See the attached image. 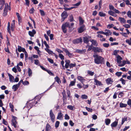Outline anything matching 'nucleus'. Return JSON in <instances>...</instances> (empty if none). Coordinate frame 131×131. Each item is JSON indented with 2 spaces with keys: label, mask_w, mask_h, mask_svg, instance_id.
<instances>
[{
  "label": "nucleus",
  "mask_w": 131,
  "mask_h": 131,
  "mask_svg": "<svg viewBox=\"0 0 131 131\" xmlns=\"http://www.w3.org/2000/svg\"><path fill=\"white\" fill-rule=\"evenodd\" d=\"M83 40L84 43H88L89 42V40L86 37H83Z\"/></svg>",
  "instance_id": "23"
},
{
  "label": "nucleus",
  "mask_w": 131,
  "mask_h": 131,
  "mask_svg": "<svg viewBox=\"0 0 131 131\" xmlns=\"http://www.w3.org/2000/svg\"><path fill=\"white\" fill-rule=\"evenodd\" d=\"M109 44L108 43H105L103 44V46L107 48L109 46Z\"/></svg>",
  "instance_id": "44"
},
{
  "label": "nucleus",
  "mask_w": 131,
  "mask_h": 131,
  "mask_svg": "<svg viewBox=\"0 0 131 131\" xmlns=\"http://www.w3.org/2000/svg\"><path fill=\"white\" fill-rule=\"evenodd\" d=\"M59 56L61 60H63L64 59V56L62 54H59Z\"/></svg>",
  "instance_id": "45"
},
{
  "label": "nucleus",
  "mask_w": 131,
  "mask_h": 131,
  "mask_svg": "<svg viewBox=\"0 0 131 131\" xmlns=\"http://www.w3.org/2000/svg\"><path fill=\"white\" fill-rule=\"evenodd\" d=\"M74 20L73 17L72 15H71L70 16L69 21L70 22H72Z\"/></svg>",
  "instance_id": "40"
},
{
  "label": "nucleus",
  "mask_w": 131,
  "mask_h": 131,
  "mask_svg": "<svg viewBox=\"0 0 131 131\" xmlns=\"http://www.w3.org/2000/svg\"><path fill=\"white\" fill-rule=\"evenodd\" d=\"M10 24L9 22H8V23L7 27V30L8 32V33L10 35L11 34V32L10 30Z\"/></svg>",
  "instance_id": "33"
},
{
  "label": "nucleus",
  "mask_w": 131,
  "mask_h": 131,
  "mask_svg": "<svg viewBox=\"0 0 131 131\" xmlns=\"http://www.w3.org/2000/svg\"><path fill=\"white\" fill-rule=\"evenodd\" d=\"M39 11L41 15L44 16L45 15V13L43 10L41 9H40Z\"/></svg>",
  "instance_id": "39"
},
{
  "label": "nucleus",
  "mask_w": 131,
  "mask_h": 131,
  "mask_svg": "<svg viewBox=\"0 0 131 131\" xmlns=\"http://www.w3.org/2000/svg\"><path fill=\"white\" fill-rule=\"evenodd\" d=\"M122 73L121 72H117L115 73V75L117 76L118 77H119L121 76L122 75Z\"/></svg>",
  "instance_id": "38"
},
{
  "label": "nucleus",
  "mask_w": 131,
  "mask_h": 131,
  "mask_svg": "<svg viewBox=\"0 0 131 131\" xmlns=\"http://www.w3.org/2000/svg\"><path fill=\"white\" fill-rule=\"evenodd\" d=\"M105 35H106V36H108L109 35H111L112 33L111 31L109 30L105 29Z\"/></svg>",
  "instance_id": "14"
},
{
  "label": "nucleus",
  "mask_w": 131,
  "mask_h": 131,
  "mask_svg": "<svg viewBox=\"0 0 131 131\" xmlns=\"http://www.w3.org/2000/svg\"><path fill=\"white\" fill-rule=\"evenodd\" d=\"M127 104L130 106H131V99H128V101L127 102Z\"/></svg>",
  "instance_id": "53"
},
{
  "label": "nucleus",
  "mask_w": 131,
  "mask_h": 131,
  "mask_svg": "<svg viewBox=\"0 0 131 131\" xmlns=\"http://www.w3.org/2000/svg\"><path fill=\"white\" fill-rule=\"evenodd\" d=\"M66 63L65 65V67L66 68H67L69 67V66H70L69 64L70 63V61L69 60H68L66 61Z\"/></svg>",
  "instance_id": "21"
},
{
  "label": "nucleus",
  "mask_w": 131,
  "mask_h": 131,
  "mask_svg": "<svg viewBox=\"0 0 131 131\" xmlns=\"http://www.w3.org/2000/svg\"><path fill=\"white\" fill-rule=\"evenodd\" d=\"M5 6L4 8V10H7V11L8 8V5L7 3L5 4Z\"/></svg>",
  "instance_id": "52"
},
{
  "label": "nucleus",
  "mask_w": 131,
  "mask_h": 131,
  "mask_svg": "<svg viewBox=\"0 0 131 131\" xmlns=\"http://www.w3.org/2000/svg\"><path fill=\"white\" fill-rule=\"evenodd\" d=\"M45 50L49 54H52V53L53 52H52L48 48L46 49Z\"/></svg>",
  "instance_id": "42"
},
{
  "label": "nucleus",
  "mask_w": 131,
  "mask_h": 131,
  "mask_svg": "<svg viewBox=\"0 0 131 131\" xmlns=\"http://www.w3.org/2000/svg\"><path fill=\"white\" fill-rule=\"evenodd\" d=\"M118 123V121H115L112 123L111 125V126L112 127H116Z\"/></svg>",
  "instance_id": "16"
},
{
  "label": "nucleus",
  "mask_w": 131,
  "mask_h": 131,
  "mask_svg": "<svg viewBox=\"0 0 131 131\" xmlns=\"http://www.w3.org/2000/svg\"><path fill=\"white\" fill-rule=\"evenodd\" d=\"M55 79L56 81L58 83H61V81L59 78L57 76L55 78Z\"/></svg>",
  "instance_id": "30"
},
{
  "label": "nucleus",
  "mask_w": 131,
  "mask_h": 131,
  "mask_svg": "<svg viewBox=\"0 0 131 131\" xmlns=\"http://www.w3.org/2000/svg\"><path fill=\"white\" fill-rule=\"evenodd\" d=\"M28 73L29 77H30L32 73V71L29 68L28 69Z\"/></svg>",
  "instance_id": "35"
},
{
  "label": "nucleus",
  "mask_w": 131,
  "mask_h": 131,
  "mask_svg": "<svg viewBox=\"0 0 131 131\" xmlns=\"http://www.w3.org/2000/svg\"><path fill=\"white\" fill-rule=\"evenodd\" d=\"M35 11V10L34 9V8H32L30 9L29 12L30 14H32L34 13Z\"/></svg>",
  "instance_id": "46"
},
{
  "label": "nucleus",
  "mask_w": 131,
  "mask_h": 131,
  "mask_svg": "<svg viewBox=\"0 0 131 131\" xmlns=\"http://www.w3.org/2000/svg\"><path fill=\"white\" fill-rule=\"evenodd\" d=\"M51 127L49 124H47L46 128V131H48V130L50 129Z\"/></svg>",
  "instance_id": "24"
},
{
  "label": "nucleus",
  "mask_w": 131,
  "mask_h": 131,
  "mask_svg": "<svg viewBox=\"0 0 131 131\" xmlns=\"http://www.w3.org/2000/svg\"><path fill=\"white\" fill-rule=\"evenodd\" d=\"M109 9L110 10H114V7L112 5H109Z\"/></svg>",
  "instance_id": "62"
},
{
  "label": "nucleus",
  "mask_w": 131,
  "mask_h": 131,
  "mask_svg": "<svg viewBox=\"0 0 131 131\" xmlns=\"http://www.w3.org/2000/svg\"><path fill=\"white\" fill-rule=\"evenodd\" d=\"M85 108L86 109V110H87L88 111L90 112H92V108L88 107H85Z\"/></svg>",
  "instance_id": "43"
},
{
  "label": "nucleus",
  "mask_w": 131,
  "mask_h": 131,
  "mask_svg": "<svg viewBox=\"0 0 131 131\" xmlns=\"http://www.w3.org/2000/svg\"><path fill=\"white\" fill-rule=\"evenodd\" d=\"M87 73L88 74H89L91 76H93L94 74V72H92V71L89 70H88L87 71Z\"/></svg>",
  "instance_id": "31"
},
{
  "label": "nucleus",
  "mask_w": 131,
  "mask_h": 131,
  "mask_svg": "<svg viewBox=\"0 0 131 131\" xmlns=\"http://www.w3.org/2000/svg\"><path fill=\"white\" fill-rule=\"evenodd\" d=\"M76 82L75 80H74V81H71L70 82V84L69 85V86L70 87L73 86Z\"/></svg>",
  "instance_id": "29"
},
{
  "label": "nucleus",
  "mask_w": 131,
  "mask_h": 131,
  "mask_svg": "<svg viewBox=\"0 0 131 131\" xmlns=\"http://www.w3.org/2000/svg\"><path fill=\"white\" fill-rule=\"evenodd\" d=\"M81 2L80 1L75 4L73 5L74 6H78L80 5V4H81Z\"/></svg>",
  "instance_id": "51"
},
{
  "label": "nucleus",
  "mask_w": 131,
  "mask_h": 131,
  "mask_svg": "<svg viewBox=\"0 0 131 131\" xmlns=\"http://www.w3.org/2000/svg\"><path fill=\"white\" fill-rule=\"evenodd\" d=\"M66 27H68L69 30H71V27L69 23L68 22H66L64 24H63L62 26V30L64 33L67 32Z\"/></svg>",
  "instance_id": "2"
},
{
  "label": "nucleus",
  "mask_w": 131,
  "mask_h": 131,
  "mask_svg": "<svg viewBox=\"0 0 131 131\" xmlns=\"http://www.w3.org/2000/svg\"><path fill=\"white\" fill-rule=\"evenodd\" d=\"M93 51L95 53H99L102 52V49L100 47H94L93 48Z\"/></svg>",
  "instance_id": "3"
},
{
  "label": "nucleus",
  "mask_w": 131,
  "mask_h": 131,
  "mask_svg": "<svg viewBox=\"0 0 131 131\" xmlns=\"http://www.w3.org/2000/svg\"><path fill=\"white\" fill-rule=\"evenodd\" d=\"M108 13L110 15L116 17L117 16V15L114 12L111 10H109L108 11Z\"/></svg>",
  "instance_id": "17"
},
{
  "label": "nucleus",
  "mask_w": 131,
  "mask_h": 131,
  "mask_svg": "<svg viewBox=\"0 0 131 131\" xmlns=\"http://www.w3.org/2000/svg\"><path fill=\"white\" fill-rule=\"evenodd\" d=\"M127 117H124V118H122V120L121 122V124L123 125L125 121H127Z\"/></svg>",
  "instance_id": "25"
},
{
  "label": "nucleus",
  "mask_w": 131,
  "mask_h": 131,
  "mask_svg": "<svg viewBox=\"0 0 131 131\" xmlns=\"http://www.w3.org/2000/svg\"><path fill=\"white\" fill-rule=\"evenodd\" d=\"M9 107L10 108H11V111L13 112H14V106L11 103H10L9 104Z\"/></svg>",
  "instance_id": "27"
},
{
  "label": "nucleus",
  "mask_w": 131,
  "mask_h": 131,
  "mask_svg": "<svg viewBox=\"0 0 131 131\" xmlns=\"http://www.w3.org/2000/svg\"><path fill=\"white\" fill-rule=\"evenodd\" d=\"M126 64V61L125 60L123 61H122V64L120 66L122 67L124 66L125 64Z\"/></svg>",
  "instance_id": "59"
},
{
  "label": "nucleus",
  "mask_w": 131,
  "mask_h": 131,
  "mask_svg": "<svg viewBox=\"0 0 131 131\" xmlns=\"http://www.w3.org/2000/svg\"><path fill=\"white\" fill-rule=\"evenodd\" d=\"M79 20L80 22V25H81L82 24V18L81 16L79 17Z\"/></svg>",
  "instance_id": "61"
},
{
  "label": "nucleus",
  "mask_w": 131,
  "mask_h": 131,
  "mask_svg": "<svg viewBox=\"0 0 131 131\" xmlns=\"http://www.w3.org/2000/svg\"><path fill=\"white\" fill-rule=\"evenodd\" d=\"M128 16L130 18H131V12L130 11H128L127 13Z\"/></svg>",
  "instance_id": "47"
},
{
  "label": "nucleus",
  "mask_w": 131,
  "mask_h": 131,
  "mask_svg": "<svg viewBox=\"0 0 131 131\" xmlns=\"http://www.w3.org/2000/svg\"><path fill=\"white\" fill-rule=\"evenodd\" d=\"M62 50L66 52L67 55H68L69 57H71L73 56V54L70 53L67 49L63 48Z\"/></svg>",
  "instance_id": "8"
},
{
  "label": "nucleus",
  "mask_w": 131,
  "mask_h": 131,
  "mask_svg": "<svg viewBox=\"0 0 131 131\" xmlns=\"http://www.w3.org/2000/svg\"><path fill=\"white\" fill-rule=\"evenodd\" d=\"M105 81L108 85L111 84L113 82V79L111 78H109L106 80Z\"/></svg>",
  "instance_id": "9"
},
{
  "label": "nucleus",
  "mask_w": 131,
  "mask_h": 131,
  "mask_svg": "<svg viewBox=\"0 0 131 131\" xmlns=\"http://www.w3.org/2000/svg\"><path fill=\"white\" fill-rule=\"evenodd\" d=\"M119 20L121 24H123V23L125 24L126 23V20L124 18L119 17Z\"/></svg>",
  "instance_id": "15"
},
{
  "label": "nucleus",
  "mask_w": 131,
  "mask_h": 131,
  "mask_svg": "<svg viewBox=\"0 0 131 131\" xmlns=\"http://www.w3.org/2000/svg\"><path fill=\"white\" fill-rule=\"evenodd\" d=\"M34 61H35L34 63L35 64H36L37 65H38V64L39 63V61L38 60V59L34 60Z\"/></svg>",
  "instance_id": "56"
},
{
  "label": "nucleus",
  "mask_w": 131,
  "mask_h": 131,
  "mask_svg": "<svg viewBox=\"0 0 131 131\" xmlns=\"http://www.w3.org/2000/svg\"><path fill=\"white\" fill-rule=\"evenodd\" d=\"M4 0H0V4L4 5L5 4Z\"/></svg>",
  "instance_id": "60"
},
{
  "label": "nucleus",
  "mask_w": 131,
  "mask_h": 131,
  "mask_svg": "<svg viewBox=\"0 0 131 131\" xmlns=\"http://www.w3.org/2000/svg\"><path fill=\"white\" fill-rule=\"evenodd\" d=\"M89 41L92 42V45L96 46H98V43L97 41L94 39H90Z\"/></svg>",
  "instance_id": "11"
},
{
  "label": "nucleus",
  "mask_w": 131,
  "mask_h": 131,
  "mask_svg": "<svg viewBox=\"0 0 131 131\" xmlns=\"http://www.w3.org/2000/svg\"><path fill=\"white\" fill-rule=\"evenodd\" d=\"M122 59V57L119 55H118L117 57L116 61L117 63H121V60Z\"/></svg>",
  "instance_id": "10"
},
{
  "label": "nucleus",
  "mask_w": 131,
  "mask_h": 131,
  "mask_svg": "<svg viewBox=\"0 0 131 131\" xmlns=\"http://www.w3.org/2000/svg\"><path fill=\"white\" fill-rule=\"evenodd\" d=\"M126 42L129 45H131V38L129 39H127L126 40Z\"/></svg>",
  "instance_id": "34"
},
{
  "label": "nucleus",
  "mask_w": 131,
  "mask_h": 131,
  "mask_svg": "<svg viewBox=\"0 0 131 131\" xmlns=\"http://www.w3.org/2000/svg\"><path fill=\"white\" fill-rule=\"evenodd\" d=\"M61 16L62 17V21H63L68 16L66 12L65 11H64L62 13Z\"/></svg>",
  "instance_id": "5"
},
{
  "label": "nucleus",
  "mask_w": 131,
  "mask_h": 131,
  "mask_svg": "<svg viewBox=\"0 0 131 131\" xmlns=\"http://www.w3.org/2000/svg\"><path fill=\"white\" fill-rule=\"evenodd\" d=\"M120 34L123 36H124L125 37H127V34L125 32H121Z\"/></svg>",
  "instance_id": "49"
},
{
  "label": "nucleus",
  "mask_w": 131,
  "mask_h": 131,
  "mask_svg": "<svg viewBox=\"0 0 131 131\" xmlns=\"http://www.w3.org/2000/svg\"><path fill=\"white\" fill-rule=\"evenodd\" d=\"M62 94L63 96V99L64 101V100L66 99V95L64 91L63 92H62Z\"/></svg>",
  "instance_id": "32"
},
{
  "label": "nucleus",
  "mask_w": 131,
  "mask_h": 131,
  "mask_svg": "<svg viewBox=\"0 0 131 131\" xmlns=\"http://www.w3.org/2000/svg\"><path fill=\"white\" fill-rule=\"evenodd\" d=\"M50 115L51 120L53 122L54 121L55 116L52 110L50 111Z\"/></svg>",
  "instance_id": "6"
},
{
  "label": "nucleus",
  "mask_w": 131,
  "mask_h": 131,
  "mask_svg": "<svg viewBox=\"0 0 131 131\" xmlns=\"http://www.w3.org/2000/svg\"><path fill=\"white\" fill-rule=\"evenodd\" d=\"M99 15L101 17H105L106 16V14L103 13L102 12H100L99 13Z\"/></svg>",
  "instance_id": "28"
},
{
  "label": "nucleus",
  "mask_w": 131,
  "mask_h": 131,
  "mask_svg": "<svg viewBox=\"0 0 131 131\" xmlns=\"http://www.w3.org/2000/svg\"><path fill=\"white\" fill-rule=\"evenodd\" d=\"M94 82L96 83L95 84H95L97 86L98 85L101 86V85H102V84L100 81L97 80L96 79L94 78Z\"/></svg>",
  "instance_id": "12"
},
{
  "label": "nucleus",
  "mask_w": 131,
  "mask_h": 131,
  "mask_svg": "<svg viewBox=\"0 0 131 131\" xmlns=\"http://www.w3.org/2000/svg\"><path fill=\"white\" fill-rule=\"evenodd\" d=\"M78 32L79 33L82 32V26H81L78 29Z\"/></svg>",
  "instance_id": "58"
},
{
  "label": "nucleus",
  "mask_w": 131,
  "mask_h": 131,
  "mask_svg": "<svg viewBox=\"0 0 131 131\" xmlns=\"http://www.w3.org/2000/svg\"><path fill=\"white\" fill-rule=\"evenodd\" d=\"M119 51V50H114L113 52V54L115 56H116L118 52Z\"/></svg>",
  "instance_id": "48"
},
{
  "label": "nucleus",
  "mask_w": 131,
  "mask_h": 131,
  "mask_svg": "<svg viewBox=\"0 0 131 131\" xmlns=\"http://www.w3.org/2000/svg\"><path fill=\"white\" fill-rule=\"evenodd\" d=\"M19 87L17 84L14 85L13 86L12 89H14V91H15L17 90Z\"/></svg>",
  "instance_id": "20"
},
{
  "label": "nucleus",
  "mask_w": 131,
  "mask_h": 131,
  "mask_svg": "<svg viewBox=\"0 0 131 131\" xmlns=\"http://www.w3.org/2000/svg\"><path fill=\"white\" fill-rule=\"evenodd\" d=\"M3 123L6 125H7V122L6 121L5 119H3Z\"/></svg>",
  "instance_id": "64"
},
{
  "label": "nucleus",
  "mask_w": 131,
  "mask_h": 131,
  "mask_svg": "<svg viewBox=\"0 0 131 131\" xmlns=\"http://www.w3.org/2000/svg\"><path fill=\"white\" fill-rule=\"evenodd\" d=\"M127 106L126 104H124L121 102L119 104V107L121 108L125 107Z\"/></svg>",
  "instance_id": "22"
},
{
  "label": "nucleus",
  "mask_w": 131,
  "mask_h": 131,
  "mask_svg": "<svg viewBox=\"0 0 131 131\" xmlns=\"http://www.w3.org/2000/svg\"><path fill=\"white\" fill-rule=\"evenodd\" d=\"M59 122L58 121H57L55 124V126L56 128H57L58 127L59 124Z\"/></svg>",
  "instance_id": "50"
},
{
  "label": "nucleus",
  "mask_w": 131,
  "mask_h": 131,
  "mask_svg": "<svg viewBox=\"0 0 131 131\" xmlns=\"http://www.w3.org/2000/svg\"><path fill=\"white\" fill-rule=\"evenodd\" d=\"M111 122V120L109 118H107L105 119V124L107 125H108L110 124Z\"/></svg>",
  "instance_id": "18"
},
{
  "label": "nucleus",
  "mask_w": 131,
  "mask_h": 131,
  "mask_svg": "<svg viewBox=\"0 0 131 131\" xmlns=\"http://www.w3.org/2000/svg\"><path fill=\"white\" fill-rule=\"evenodd\" d=\"M123 26L124 27L127 28H130V25L128 24H126L125 25H123Z\"/></svg>",
  "instance_id": "41"
},
{
  "label": "nucleus",
  "mask_w": 131,
  "mask_h": 131,
  "mask_svg": "<svg viewBox=\"0 0 131 131\" xmlns=\"http://www.w3.org/2000/svg\"><path fill=\"white\" fill-rule=\"evenodd\" d=\"M88 97L86 95H82V99H88Z\"/></svg>",
  "instance_id": "57"
},
{
  "label": "nucleus",
  "mask_w": 131,
  "mask_h": 131,
  "mask_svg": "<svg viewBox=\"0 0 131 131\" xmlns=\"http://www.w3.org/2000/svg\"><path fill=\"white\" fill-rule=\"evenodd\" d=\"M93 57L94 58V62L97 64H102L104 63V59L97 54H94Z\"/></svg>",
  "instance_id": "1"
},
{
  "label": "nucleus",
  "mask_w": 131,
  "mask_h": 131,
  "mask_svg": "<svg viewBox=\"0 0 131 131\" xmlns=\"http://www.w3.org/2000/svg\"><path fill=\"white\" fill-rule=\"evenodd\" d=\"M119 81L122 82V83L123 84L125 85V81L122 78H121L120 79Z\"/></svg>",
  "instance_id": "36"
},
{
  "label": "nucleus",
  "mask_w": 131,
  "mask_h": 131,
  "mask_svg": "<svg viewBox=\"0 0 131 131\" xmlns=\"http://www.w3.org/2000/svg\"><path fill=\"white\" fill-rule=\"evenodd\" d=\"M7 10H4V12L3 14V16H5L7 15Z\"/></svg>",
  "instance_id": "55"
},
{
  "label": "nucleus",
  "mask_w": 131,
  "mask_h": 131,
  "mask_svg": "<svg viewBox=\"0 0 131 131\" xmlns=\"http://www.w3.org/2000/svg\"><path fill=\"white\" fill-rule=\"evenodd\" d=\"M67 108L71 110H73V107L72 105H69L67 106Z\"/></svg>",
  "instance_id": "54"
},
{
  "label": "nucleus",
  "mask_w": 131,
  "mask_h": 131,
  "mask_svg": "<svg viewBox=\"0 0 131 131\" xmlns=\"http://www.w3.org/2000/svg\"><path fill=\"white\" fill-rule=\"evenodd\" d=\"M8 75L9 77V80L10 82H13L14 79V77L10 74L8 73Z\"/></svg>",
  "instance_id": "19"
},
{
  "label": "nucleus",
  "mask_w": 131,
  "mask_h": 131,
  "mask_svg": "<svg viewBox=\"0 0 131 131\" xmlns=\"http://www.w3.org/2000/svg\"><path fill=\"white\" fill-rule=\"evenodd\" d=\"M124 95V93H123V91H122L120 92L118 94V95L120 96V97H119V96L118 97L119 98L122 97Z\"/></svg>",
  "instance_id": "37"
},
{
  "label": "nucleus",
  "mask_w": 131,
  "mask_h": 131,
  "mask_svg": "<svg viewBox=\"0 0 131 131\" xmlns=\"http://www.w3.org/2000/svg\"><path fill=\"white\" fill-rule=\"evenodd\" d=\"M82 39L81 37L77 39L73 40V43L74 44H77L82 42Z\"/></svg>",
  "instance_id": "7"
},
{
  "label": "nucleus",
  "mask_w": 131,
  "mask_h": 131,
  "mask_svg": "<svg viewBox=\"0 0 131 131\" xmlns=\"http://www.w3.org/2000/svg\"><path fill=\"white\" fill-rule=\"evenodd\" d=\"M12 118L13 119L12 120V122L13 125L15 128H16L17 127L16 124L17 123V122L16 120L17 117L14 116H12Z\"/></svg>",
  "instance_id": "4"
},
{
  "label": "nucleus",
  "mask_w": 131,
  "mask_h": 131,
  "mask_svg": "<svg viewBox=\"0 0 131 131\" xmlns=\"http://www.w3.org/2000/svg\"><path fill=\"white\" fill-rule=\"evenodd\" d=\"M48 60L51 63H53V60L49 58H48Z\"/></svg>",
  "instance_id": "63"
},
{
  "label": "nucleus",
  "mask_w": 131,
  "mask_h": 131,
  "mask_svg": "<svg viewBox=\"0 0 131 131\" xmlns=\"http://www.w3.org/2000/svg\"><path fill=\"white\" fill-rule=\"evenodd\" d=\"M36 33V31L35 30L33 29L32 30V31H29L28 32V34L31 37H33L34 35Z\"/></svg>",
  "instance_id": "13"
},
{
  "label": "nucleus",
  "mask_w": 131,
  "mask_h": 131,
  "mask_svg": "<svg viewBox=\"0 0 131 131\" xmlns=\"http://www.w3.org/2000/svg\"><path fill=\"white\" fill-rule=\"evenodd\" d=\"M63 115V114H62L61 112L60 113H59L58 114V116L57 117V119H61L62 117V116Z\"/></svg>",
  "instance_id": "26"
}]
</instances>
